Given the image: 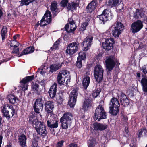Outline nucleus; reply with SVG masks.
Wrapping results in <instances>:
<instances>
[{
  "instance_id": "1",
  "label": "nucleus",
  "mask_w": 147,
  "mask_h": 147,
  "mask_svg": "<svg viewBox=\"0 0 147 147\" xmlns=\"http://www.w3.org/2000/svg\"><path fill=\"white\" fill-rule=\"evenodd\" d=\"M29 122L34 126L35 125V128L36 132L43 138L47 135V132L45 125L43 122L38 121L36 117L33 115L30 117Z\"/></svg>"
},
{
  "instance_id": "2",
  "label": "nucleus",
  "mask_w": 147,
  "mask_h": 147,
  "mask_svg": "<svg viewBox=\"0 0 147 147\" xmlns=\"http://www.w3.org/2000/svg\"><path fill=\"white\" fill-rule=\"evenodd\" d=\"M70 73L66 70L60 71L57 77L58 83L60 85H67L68 82H70Z\"/></svg>"
},
{
  "instance_id": "3",
  "label": "nucleus",
  "mask_w": 147,
  "mask_h": 147,
  "mask_svg": "<svg viewBox=\"0 0 147 147\" xmlns=\"http://www.w3.org/2000/svg\"><path fill=\"white\" fill-rule=\"evenodd\" d=\"M73 116L71 113L69 112L65 113L60 118V120L63 129H67L70 124Z\"/></svg>"
},
{
  "instance_id": "4",
  "label": "nucleus",
  "mask_w": 147,
  "mask_h": 147,
  "mask_svg": "<svg viewBox=\"0 0 147 147\" xmlns=\"http://www.w3.org/2000/svg\"><path fill=\"white\" fill-rule=\"evenodd\" d=\"M107 116V113L105 111L102 105H99L95 110L94 117V120L97 119L98 121H99L101 119H106Z\"/></svg>"
},
{
  "instance_id": "5",
  "label": "nucleus",
  "mask_w": 147,
  "mask_h": 147,
  "mask_svg": "<svg viewBox=\"0 0 147 147\" xmlns=\"http://www.w3.org/2000/svg\"><path fill=\"white\" fill-rule=\"evenodd\" d=\"M104 69L100 65H97L94 69V74L97 82H100L103 79Z\"/></svg>"
},
{
  "instance_id": "6",
  "label": "nucleus",
  "mask_w": 147,
  "mask_h": 147,
  "mask_svg": "<svg viewBox=\"0 0 147 147\" xmlns=\"http://www.w3.org/2000/svg\"><path fill=\"white\" fill-rule=\"evenodd\" d=\"M111 105L109 107V112L112 114L116 115L118 113L119 110L120 105L118 100L113 98L111 100Z\"/></svg>"
},
{
  "instance_id": "7",
  "label": "nucleus",
  "mask_w": 147,
  "mask_h": 147,
  "mask_svg": "<svg viewBox=\"0 0 147 147\" xmlns=\"http://www.w3.org/2000/svg\"><path fill=\"white\" fill-rule=\"evenodd\" d=\"M78 89L77 88H75L70 94L68 105L70 107H73L76 104L78 95Z\"/></svg>"
},
{
  "instance_id": "8",
  "label": "nucleus",
  "mask_w": 147,
  "mask_h": 147,
  "mask_svg": "<svg viewBox=\"0 0 147 147\" xmlns=\"http://www.w3.org/2000/svg\"><path fill=\"white\" fill-rule=\"evenodd\" d=\"M106 67L109 71H111L114 67L116 63L117 65L119 63L117 62V60L113 56H110L105 61Z\"/></svg>"
},
{
  "instance_id": "9",
  "label": "nucleus",
  "mask_w": 147,
  "mask_h": 147,
  "mask_svg": "<svg viewBox=\"0 0 147 147\" xmlns=\"http://www.w3.org/2000/svg\"><path fill=\"white\" fill-rule=\"evenodd\" d=\"M79 43L78 42H74L69 44L66 50V53L70 55H72L78 51Z\"/></svg>"
},
{
  "instance_id": "10",
  "label": "nucleus",
  "mask_w": 147,
  "mask_h": 147,
  "mask_svg": "<svg viewBox=\"0 0 147 147\" xmlns=\"http://www.w3.org/2000/svg\"><path fill=\"white\" fill-rule=\"evenodd\" d=\"M43 104V101L41 98H38L36 100L33 107L36 113H39L42 111Z\"/></svg>"
},
{
  "instance_id": "11",
  "label": "nucleus",
  "mask_w": 147,
  "mask_h": 147,
  "mask_svg": "<svg viewBox=\"0 0 147 147\" xmlns=\"http://www.w3.org/2000/svg\"><path fill=\"white\" fill-rule=\"evenodd\" d=\"M131 30L132 33H135L139 32L143 27L142 22L138 20L133 23L131 25Z\"/></svg>"
},
{
  "instance_id": "12",
  "label": "nucleus",
  "mask_w": 147,
  "mask_h": 147,
  "mask_svg": "<svg viewBox=\"0 0 147 147\" xmlns=\"http://www.w3.org/2000/svg\"><path fill=\"white\" fill-rule=\"evenodd\" d=\"M34 78L33 75L28 76L24 78L20 81V83L21 84L20 87L22 90L25 91L27 89L28 82L33 80Z\"/></svg>"
},
{
  "instance_id": "13",
  "label": "nucleus",
  "mask_w": 147,
  "mask_h": 147,
  "mask_svg": "<svg viewBox=\"0 0 147 147\" xmlns=\"http://www.w3.org/2000/svg\"><path fill=\"white\" fill-rule=\"evenodd\" d=\"M51 17L50 12L47 11L41 20L40 26H44L49 24L51 21Z\"/></svg>"
},
{
  "instance_id": "14",
  "label": "nucleus",
  "mask_w": 147,
  "mask_h": 147,
  "mask_svg": "<svg viewBox=\"0 0 147 147\" xmlns=\"http://www.w3.org/2000/svg\"><path fill=\"white\" fill-rule=\"evenodd\" d=\"M98 17L104 23L105 22L112 18L110 11L107 9L104 10L102 13L101 15L98 16Z\"/></svg>"
},
{
  "instance_id": "15",
  "label": "nucleus",
  "mask_w": 147,
  "mask_h": 147,
  "mask_svg": "<svg viewBox=\"0 0 147 147\" xmlns=\"http://www.w3.org/2000/svg\"><path fill=\"white\" fill-rule=\"evenodd\" d=\"M123 29V26L121 22H117L112 31V35L115 37H118Z\"/></svg>"
},
{
  "instance_id": "16",
  "label": "nucleus",
  "mask_w": 147,
  "mask_h": 147,
  "mask_svg": "<svg viewBox=\"0 0 147 147\" xmlns=\"http://www.w3.org/2000/svg\"><path fill=\"white\" fill-rule=\"evenodd\" d=\"M58 121L53 117L49 118L47 120V125L48 127L51 129L57 128L58 125Z\"/></svg>"
},
{
  "instance_id": "17",
  "label": "nucleus",
  "mask_w": 147,
  "mask_h": 147,
  "mask_svg": "<svg viewBox=\"0 0 147 147\" xmlns=\"http://www.w3.org/2000/svg\"><path fill=\"white\" fill-rule=\"evenodd\" d=\"M93 37L92 36H88L84 39L82 43L84 47V51H87L91 47Z\"/></svg>"
},
{
  "instance_id": "18",
  "label": "nucleus",
  "mask_w": 147,
  "mask_h": 147,
  "mask_svg": "<svg viewBox=\"0 0 147 147\" xmlns=\"http://www.w3.org/2000/svg\"><path fill=\"white\" fill-rule=\"evenodd\" d=\"M113 40L112 39H107L102 43V45L103 49L109 50L111 49L113 46Z\"/></svg>"
},
{
  "instance_id": "19",
  "label": "nucleus",
  "mask_w": 147,
  "mask_h": 147,
  "mask_svg": "<svg viewBox=\"0 0 147 147\" xmlns=\"http://www.w3.org/2000/svg\"><path fill=\"white\" fill-rule=\"evenodd\" d=\"M76 29V25L73 21L69 22L65 26V29L68 32H74Z\"/></svg>"
},
{
  "instance_id": "20",
  "label": "nucleus",
  "mask_w": 147,
  "mask_h": 147,
  "mask_svg": "<svg viewBox=\"0 0 147 147\" xmlns=\"http://www.w3.org/2000/svg\"><path fill=\"white\" fill-rule=\"evenodd\" d=\"M130 15L133 16V17L136 19L142 18L144 17L145 16L143 10L142 9H136L134 12L130 13Z\"/></svg>"
},
{
  "instance_id": "21",
  "label": "nucleus",
  "mask_w": 147,
  "mask_h": 147,
  "mask_svg": "<svg viewBox=\"0 0 147 147\" xmlns=\"http://www.w3.org/2000/svg\"><path fill=\"white\" fill-rule=\"evenodd\" d=\"M54 103L53 102L47 101L45 104V109L48 113L52 112L54 107Z\"/></svg>"
},
{
  "instance_id": "22",
  "label": "nucleus",
  "mask_w": 147,
  "mask_h": 147,
  "mask_svg": "<svg viewBox=\"0 0 147 147\" xmlns=\"http://www.w3.org/2000/svg\"><path fill=\"white\" fill-rule=\"evenodd\" d=\"M57 85L56 84H54L50 87L49 91V93L50 97L52 98H54L56 95L57 91Z\"/></svg>"
},
{
  "instance_id": "23",
  "label": "nucleus",
  "mask_w": 147,
  "mask_h": 147,
  "mask_svg": "<svg viewBox=\"0 0 147 147\" xmlns=\"http://www.w3.org/2000/svg\"><path fill=\"white\" fill-rule=\"evenodd\" d=\"M120 0H109L108 2V5L110 6V7H116L119 4L122 7V8L119 9V10H121L123 8V5L122 3L120 4Z\"/></svg>"
},
{
  "instance_id": "24",
  "label": "nucleus",
  "mask_w": 147,
  "mask_h": 147,
  "mask_svg": "<svg viewBox=\"0 0 147 147\" xmlns=\"http://www.w3.org/2000/svg\"><path fill=\"white\" fill-rule=\"evenodd\" d=\"M93 125L94 129L96 130L102 131L106 129L107 127V125L106 124L99 123H94Z\"/></svg>"
},
{
  "instance_id": "25",
  "label": "nucleus",
  "mask_w": 147,
  "mask_h": 147,
  "mask_svg": "<svg viewBox=\"0 0 147 147\" xmlns=\"http://www.w3.org/2000/svg\"><path fill=\"white\" fill-rule=\"evenodd\" d=\"M90 81V78L89 77L86 75L84 76L82 81V84L84 89H87L89 85Z\"/></svg>"
},
{
  "instance_id": "26",
  "label": "nucleus",
  "mask_w": 147,
  "mask_h": 147,
  "mask_svg": "<svg viewBox=\"0 0 147 147\" xmlns=\"http://www.w3.org/2000/svg\"><path fill=\"white\" fill-rule=\"evenodd\" d=\"M96 5V0H93L88 4V6L87 7V9L89 12H91L95 9Z\"/></svg>"
},
{
  "instance_id": "27",
  "label": "nucleus",
  "mask_w": 147,
  "mask_h": 147,
  "mask_svg": "<svg viewBox=\"0 0 147 147\" xmlns=\"http://www.w3.org/2000/svg\"><path fill=\"white\" fill-rule=\"evenodd\" d=\"M19 141L20 145L23 147L25 146L26 144V138L24 134L20 135L19 136Z\"/></svg>"
},
{
  "instance_id": "28",
  "label": "nucleus",
  "mask_w": 147,
  "mask_h": 147,
  "mask_svg": "<svg viewBox=\"0 0 147 147\" xmlns=\"http://www.w3.org/2000/svg\"><path fill=\"white\" fill-rule=\"evenodd\" d=\"M2 112L3 116L6 117L7 119H9L11 117H13L14 115L13 112L9 114V111L7 110L5 107H3L2 110Z\"/></svg>"
},
{
  "instance_id": "29",
  "label": "nucleus",
  "mask_w": 147,
  "mask_h": 147,
  "mask_svg": "<svg viewBox=\"0 0 147 147\" xmlns=\"http://www.w3.org/2000/svg\"><path fill=\"white\" fill-rule=\"evenodd\" d=\"M34 49L33 47H29L26 48L24 50L22 53L20 54V56H21L27 54L29 53H31L33 52L34 51Z\"/></svg>"
},
{
  "instance_id": "30",
  "label": "nucleus",
  "mask_w": 147,
  "mask_h": 147,
  "mask_svg": "<svg viewBox=\"0 0 147 147\" xmlns=\"http://www.w3.org/2000/svg\"><path fill=\"white\" fill-rule=\"evenodd\" d=\"M120 98L121 102L123 105H125V104L128 103L129 100L127 98L126 96L124 94L122 93Z\"/></svg>"
},
{
  "instance_id": "31",
  "label": "nucleus",
  "mask_w": 147,
  "mask_h": 147,
  "mask_svg": "<svg viewBox=\"0 0 147 147\" xmlns=\"http://www.w3.org/2000/svg\"><path fill=\"white\" fill-rule=\"evenodd\" d=\"M141 82L142 86L143 91L147 92V79L144 78L142 79Z\"/></svg>"
},
{
  "instance_id": "32",
  "label": "nucleus",
  "mask_w": 147,
  "mask_h": 147,
  "mask_svg": "<svg viewBox=\"0 0 147 147\" xmlns=\"http://www.w3.org/2000/svg\"><path fill=\"white\" fill-rule=\"evenodd\" d=\"M78 5V4L75 3L70 2L68 3L67 8L69 10L73 11L76 9Z\"/></svg>"
},
{
  "instance_id": "33",
  "label": "nucleus",
  "mask_w": 147,
  "mask_h": 147,
  "mask_svg": "<svg viewBox=\"0 0 147 147\" xmlns=\"http://www.w3.org/2000/svg\"><path fill=\"white\" fill-rule=\"evenodd\" d=\"M91 101L90 99L86 100L83 106V108L84 111H85L91 106Z\"/></svg>"
},
{
  "instance_id": "34",
  "label": "nucleus",
  "mask_w": 147,
  "mask_h": 147,
  "mask_svg": "<svg viewBox=\"0 0 147 147\" xmlns=\"http://www.w3.org/2000/svg\"><path fill=\"white\" fill-rule=\"evenodd\" d=\"M57 5L56 2L54 1L51 3V7L50 8L51 11L55 15H56V13H58Z\"/></svg>"
},
{
  "instance_id": "35",
  "label": "nucleus",
  "mask_w": 147,
  "mask_h": 147,
  "mask_svg": "<svg viewBox=\"0 0 147 147\" xmlns=\"http://www.w3.org/2000/svg\"><path fill=\"white\" fill-rule=\"evenodd\" d=\"M7 32V29L6 26H3L1 31V34L2 40L3 41L5 40Z\"/></svg>"
},
{
  "instance_id": "36",
  "label": "nucleus",
  "mask_w": 147,
  "mask_h": 147,
  "mask_svg": "<svg viewBox=\"0 0 147 147\" xmlns=\"http://www.w3.org/2000/svg\"><path fill=\"white\" fill-rule=\"evenodd\" d=\"M61 64L57 63L52 65L50 66V68L52 71H54L58 70L61 67Z\"/></svg>"
},
{
  "instance_id": "37",
  "label": "nucleus",
  "mask_w": 147,
  "mask_h": 147,
  "mask_svg": "<svg viewBox=\"0 0 147 147\" xmlns=\"http://www.w3.org/2000/svg\"><path fill=\"white\" fill-rule=\"evenodd\" d=\"M39 137L35 136H34V138L32 142V147H37L38 144V140L39 139Z\"/></svg>"
},
{
  "instance_id": "38",
  "label": "nucleus",
  "mask_w": 147,
  "mask_h": 147,
  "mask_svg": "<svg viewBox=\"0 0 147 147\" xmlns=\"http://www.w3.org/2000/svg\"><path fill=\"white\" fill-rule=\"evenodd\" d=\"M61 40L59 38L56 42H55L51 48V49L52 51H53L55 49H58L59 47V44L61 42Z\"/></svg>"
},
{
  "instance_id": "39",
  "label": "nucleus",
  "mask_w": 147,
  "mask_h": 147,
  "mask_svg": "<svg viewBox=\"0 0 147 147\" xmlns=\"http://www.w3.org/2000/svg\"><path fill=\"white\" fill-rule=\"evenodd\" d=\"M86 58V55L83 52H80L79 53V56L77 59L79 61L84 60Z\"/></svg>"
},
{
  "instance_id": "40",
  "label": "nucleus",
  "mask_w": 147,
  "mask_h": 147,
  "mask_svg": "<svg viewBox=\"0 0 147 147\" xmlns=\"http://www.w3.org/2000/svg\"><path fill=\"white\" fill-rule=\"evenodd\" d=\"M101 91V90L99 88H98L96 90H94L92 93V96L94 98L96 97L99 94Z\"/></svg>"
},
{
  "instance_id": "41",
  "label": "nucleus",
  "mask_w": 147,
  "mask_h": 147,
  "mask_svg": "<svg viewBox=\"0 0 147 147\" xmlns=\"http://www.w3.org/2000/svg\"><path fill=\"white\" fill-rule=\"evenodd\" d=\"M17 100H18L17 98L11 95L9 98V100L10 103L12 104L15 103Z\"/></svg>"
},
{
  "instance_id": "42",
  "label": "nucleus",
  "mask_w": 147,
  "mask_h": 147,
  "mask_svg": "<svg viewBox=\"0 0 147 147\" xmlns=\"http://www.w3.org/2000/svg\"><path fill=\"white\" fill-rule=\"evenodd\" d=\"M89 21L88 20H86V21L83 22L81 25V28H80L81 30H84L86 29V27L88 24Z\"/></svg>"
},
{
  "instance_id": "43",
  "label": "nucleus",
  "mask_w": 147,
  "mask_h": 147,
  "mask_svg": "<svg viewBox=\"0 0 147 147\" xmlns=\"http://www.w3.org/2000/svg\"><path fill=\"white\" fill-rule=\"evenodd\" d=\"M19 45V42L15 40H12L10 41V46L11 47H18Z\"/></svg>"
},
{
  "instance_id": "44",
  "label": "nucleus",
  "mask_w": 147,
  "mask_h": 147,
  "mask_svg": "<svg viewBox=\"0 0 147 147\" xmlns=\"http://www.w3.org/2000/svg\"><path fill=\"white\" fill-rule=\"evenodd\" d=\"M35 0H21V3L22 5H28L30 3L32 2Z\"/></svg>"
},
{
  "instance_id": "45",
  "label": "nucleus",
  "mask_w": 147,
  "mask_h": 147,
  "mask_svg": "<svg viewBox=\"0 0 147 147\" xmlns=\"http://www.w3.org/2000/svg\"><path fill=\"white\" fill-rule=\"evenodd\" d=\"M32 88L34 91L38 92L39 90V85L36 83L32 85Z\"/></svg>"
},
{
  "instance_id": "46",
  "label": "nucleus",
  "mask_w": 147,
  "mask_h": 147,
  "mask_svg": "<svg viewBox=\"0 0 147 147\" xmlns=\"http://www.w3.org/2000/svg\"><path fill=\"white\" fill-rule=\"evenodd\" d=\"M56 100L57 102L59 104H61L64 100L62 95L61 94V95H59L58 96H57Z\"/></svg>"
},
{
  "instance_id": "47",
  "label": "nucleus",
  "mask_w": 147,
  "mask_h": 147,
  "mask_svg": "<svg viewBox=\"0 0 147 147\" xmlns=\"http://www.w3.org/2000/svg\"><path fill=\"white\" fill-rule=\"evenodd\" d=\"M96 144L95 139L92 138L90 140V144L88 147H94Z\"/></svg>"
},
{
  "instance_id": "48",
  "label": "nucleus",
  "mask_w": 147,
  "mask_h": 147,
  "mask_svg": "<svg viewBox=\"0 0 147 147\" xmlns=\"http://www.w3.org/2000/svg\"><path fill=\"white\" fill-rule=\"evenodd\" d=\"M18 47H15L13 49L12 51V53L16 54L17 55H19V49Z\"/></svg>"
},
{
  "instance_id": "49",
  "label": "nucleus",
  "mask_w": 147,
  "mask_h": 147,
  "mask_svg": "<svg viewBox=\"0 0 147 147\" xmlns=\"http://www.w3.org/2000/svg\"><path fill=\"white\" fill-rule=\"evenodd\" d=\"M67 3V0H62L61 2V6L63 7L65 6Z\"/></svg>"
},
{
  "instance_id": "50",
  "label": "nucleus",
  "mask_w": 147,
  "mask_h": 147,
  "mask_svg": "<svg viewBox=\"0 0 147 147\" xmlns=\"http://www.w3.org/2000/svg\"><path fill=\"white\" fill-rule=\"evenodd\" d=\"M82 62L81 61H79L77 59V61L76 63V65L79 68H80L82 67Z\"/></svg>"
},
{
  "instance_id": "51",
  "label": "nucleus",
  "mask_w": 147,
  "mask_h": 147,
  "mask_svg": "<svg viewBox=\"0 0 147 147\" xmlns=\"http://www.w3.org/2000/svg\"><path fill=\"white\" fill-rule=\"evenodd\" d=\"M64 142L63 140L59 142L57 144L56 147H62Z\"/></svg>"
},
{
  "instance_id": "52",
  "label": "nucleus",
  "mask_w": 147,
  "mask_h": 147,
  "mask_svg": "<svg viewBox=\"0 0 147 147\" xmlns=\"http://www.w3.org/2000/svg\"><path fill=\"white\" fill-rule=\"evenodd\" d=\"M7 107L9 108L11 110V113L13 112L14 115L15 113V110L13 108V106L11 105L8 104L7 105Z\"/></svg>"
},
{
  "instance_id": "53",
  "label": "nucleus",
  "mask_w": 147,
  "mask_h": 147,
  "mask_svg": "<svg viewBox=\"0 0 147 147\" xmlns=\"http://www.w3.org/2000/svg\"><path fill=\"white\" fill-rule=\"evenodd\" d=\"M147 65H144L142 67V72L144 74L147 73V70L146 69Z\"/></svg>"
},
{
  "instance_id": "54",
  "label": "nucleus",
  "mask_w": 147,
  "mask_h": 147,
  "mask_svg": "<svg viewBox=\"0 0 147 147\" xmlns=\"http://www.w3.org/2000/svg\"><path fill=\"white\" fill-rule=\"evenodd\" d=\"M143 132V136H147V131L146 129H142Z\"/></svg>"
},
{
  "instance_id": "55",
  "label": "nucleus",
  "mask_w": 147,
  "mask_h": 147,
  "mask_svg": "<svg viewBox=\"0 0 147 147\" xmlns=\"http://www.w3.org/2000/svg\"><path fill=\"white\" fill-rule=\"evenodd\" d=\"M122 120L124 121L125 122H126L127 121V116H123L122 118Z\"/></svg>"
},
{
  "instance_id": "56",
  "label": "nucleus",
  "mask_w": 147,
  "mask_h": 147,
  "mask_svg": "<svg viewBox=\"0 0 147 147\" xmlns=\"http://www.w3.org/2000/svg\"><path fill=\"white\" fill-rule=\"evenodd\" d=\"M142 136H143V132L142 131V129L140 130L138 135L139 137H141Z\"/></svg>"
},
{
  "instance_id": "57",
  "label": "nucleus",
  "mask_w": 147,
  "mask_h": 147,
  "mask_svg": "<svg viewBox=\"0 0 147 147\" xmlns=\"http://www.w3.org/2000/svg\"><path fill=\"white\" fill-rule=\"evenodd\" d=\"M77 144L74 143L70 144L69 145V147H77Z\"/></svg>"
},
{
  "instance_id": "58",
  "label": "nucleus",
  "mask_w": 147,
  "mask_h": 147,
  "mask_svg": "<svg viewBox=\"0 0 147 147\" xmlns=\"http://www.w3.org/2000/svg\"><path fill=\"white\" fill-rule=\"evenodd\" d=\"M3 137L1 136H0V147H1V144L2 143V139Z\"/></svg>"
},
{
  "instance_id": "59",
  "label": "nucleus",
  "mask_w": 147,
  "mask_h": 147,
  "mask_svg": "<svg viewBox=\"0 0 147 147\" xmlns=\"http://www.w3.org/2000/svg\"><path fill=\"white\" fill-rule=\"evenodd\" d=\"M20 36L19 34H17L14 36L13 38L14 40H16L18 37H19Z\"/></svg>"
},
{
  "instance_id": "60",
  "label": "nucleus",
  "mask_w": 147,
  "mask_h": 147,
  "mask_svg": "<svg viewBox=\"0 0 147 147\" xmlns=\"http://www.w3.org/2000/svg\"><path fill=\"white\" fill-rule=\"evenodd\" d=\"M128 128L127 127H126L125 128V132H124V133H126V134H127L128 133Z\"/></svg>"
},
{
  "instance_id": "61",
  "label": "nucleus",
  "mask_w": 147,
  "mask_h": 147,
  "mask_svg": "<svg viewBox=\"0 0 147 147\" xmlns=\"http://www.w3.org/2000/svg\"><path fill=\"white\" fill-rule=\"evenodd\" d=\"M3 14V13L1 9H0V18L2 16Z\"/></svg>"
},
{
  "instance_id": "62",
  "label": "nucleus",
  "mask_w": 147,
  "mask_h": 147,
  "mask_svg": "<svg viewBox=\"0 0 147 147\" xmlns=\"http://www.w3.org/2000/svg\"><path fill=\"white\" fill-rule=\"evenodd\" d=\"M137 76L138 77H140V74L139 73H137Z\"/></svg>"
},
{
  "instance_id": "63",
  "label": "nucleus",
  "mask_w": 147,
  "mask_h": 147,
  "mask_svg": "<svg viewBox=\"0 0 147 147\" xmlns=\"http://www.w3.org/2000/svg\"><path fill=\"white\" fill-rule=\"evenodd\" d=\"M9 59H7V60H4L3 61H5V62H7V61L9 60Z\"/></svg>"
},
{
  "instance_id": "64",
  "label": "nucleus",
  "mask_w": 147,
  "mask_h": 147,
  "mask_svg": "<svg viewBox=\"0 0 147 147\" xmlns=\"http://www.w3.org/2000/svg\"><path fill=\"white\" fill-rule=\"evenodd\" d=\"M6 147H11V145H7Z\"/></svg>"
}]
</instances>
